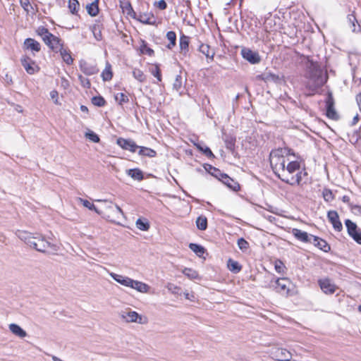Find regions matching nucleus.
<instances>
[{
    "instance_id": "e433bc0d",
    "label": "nucleus",
    "mask_w": 361,
    "mask_h": 361,
    "mask_svg": "<svg viewBox=\"0 0 361 361\" xmlns=\"http://www.w3.org/2000/svg\"><path fill=\"white\" fill-rule=\"evenodd\" d=\"M189 247L199 257H201L204 253V248L195 243H190Z\"/></svg>"
},
{
    "instance_id": "3c124183",
    "label": "nucleus",
    "mask_w": 361,
    "mask_h": 361,
    "mask_svg": "<svg viewBox=\"0 0 361 361\" xmlns=\"http://www.w3.org/2000/svg\"><path fill=\"white\" fill-rule=\"evenodd\" d=\"M237 243L240 250L243 251L247 250L249 247L248 243L243 238H239Z\"/></svg>"
},
{
    "instance_id": "de8ad7c7",
    "label": "nucleus",
    "mask_w": 361,
    "mask_h": 361,
    "mask_svg": "<svg viewBox=\"0 0 361 361\" xmlns=\"http://www.w3.org/2000/svg\"><path fill=\"white\" fill-rule=\"evenodd\" d=\"M85 137L92 141L93 142H99V137L98 135L94 133L93 131L89 130L85 133Z\"/></svg>"
},
{
    "instance_id": "a18cd8bd",
    "label": "nucleus",
    "mask_w": 361,
    "mask_h": 361,
    "mask_svg": "<svg viewBox=\"0 0 361 361\" xmlns=\"http://www.w3.org/2000/svg\"><path fill=\"white\" fill-rule=\"evenodd\" d=\"M68 8L73 14H75L79 8V2L78 0H69Z\"/></svg>"
},
{
    "instance_id": "8fccbe9b",
    "label": "nucleus",
    "mask_w": 361,
    "mask_h": 361,
    "mask_svg": "<svg viewBox=\"0 0 361 361\" xmlns=\"http://www.w3.org/2000/svg\"><path fill=\"white\" fill-rule=\"evenodd\" d=\"M78 80L82 87H84L85 88L90 87L91 83L88 78L82 76V75H78Z\"/></svg>"
},
{
    "instance_id": "c9c22d12",
    "label": "nucleus",
    "mask_w": 361,
    "mask_h": 361,
    "mask_svg": "<svg viewBox=\"0 0 361 361\" xmlns=\"http://www.w3.org/2000/svg\"><path fill=\"white\" fill-rule=\"evenodd\" d=\"M345 224L349 235H353V233H355L358 230L357 225L350 219L345 220Z\"/></svg>"
},
{
    "instance_id": "0e129e2a",
    "label": "nucleus",
    "mask_w": 361,
    "mask_h": 361,
    "mask_svg": "<svg viewBox=\"0 0 361 361\" xmlns=\"http://www.w3.org/2000/svg\"><path fill=\"white\" fill-rule=\"evenodd\" d=\"M358 120H359L358 114H356V115L354 116L353 119V121H352V126L355 125V124L357 123Z\"/></svg>"
},
{
    "instance_id": "58836bf2",
    "label": "nucleus",
    "mask_w": 361,
    "mask_h": 361,
    "mask_svg": "<svg viewBox=\"0 0 361 361\" xmlns=\"http://www.w3.org/2000/svg\"><path fill=\"white\" fill-rule=\"evenodd\" d=\"M78 202H80L84 207L88 208L90 210H94L97 214H101V212L96 208L93 203L90 202L87 200H83L82 198H78Z\"/></svg>"
},
{
    "instance_id": "cd10ccee",
    "label": "nucleus",
    "mask_w": 361,
    "mask_h": 361,
    "mask_svg": "<svg viewBox=\"0 0 361 361\" xmlns=\"http://www.w3.org/2000/svg\"><path fill=\"white\" fill-rule=\"evenodd\" d=\"M140 150L138 152V154L141 156H145L148 157H154L157 154V152L150 148L146 147H140Z\"/></svg>"
},
{
    "instance_id": "5fc2aeb1",
    "label": "nucleus",
    "mask_w": 361,
    "mask_h": 361,
    "mask_svg": "<svg viewBox=\"0 0 361 361\" xmlns=\"http://www.w3.org/2000/svg\"><path fill=\"white\" fill-rule=\"evenodd\" d=\"M323 197L326 202H330L334 200V195L332 192L329 189H325L323 191Z\"/></svg>"
},
{
    "instance_id": "f257e3e1",
    "label": "nucleus",
    "mask_w": 361,
    "mask_h": 361,
    "mask_svg": "<svg viewBox=\"0 0 361 361\" xmlns=\"http://www.w3.org/2000/svg\"><path fill=\"white\" fill-rule=\"evenodd\" d=\"M290 150L278 148L271 152L269 161L274 173L283 182L291 185H299L307 172L301 170L300 164L290 159Z\"/></svg>"
},
{
    "instance_id": "f03ea898",
    "label": "nucleus",
    "mask_w": 361,
    "mask_h": 361,
    "mask_svg": "<svg viewBox=\"0 0 361 361\" xmlns=\"http://www.w3.org/2000/svg\"><path fill=\"white\" fill-rule=\"evenodd\" d=\"M305 77L307 80L306 87L312 94L322 87L327 80V75L324 74L319 64L310 59H308L306 64Z\"/></svg>"
},
{
    "instance_id": "412c9836",
    "label": "nucleus",
    "mask_w": 361,
    "mask_h": 361,
    "mask_svg": "<svg viewBox=\"0 0 361 361\" xmlns=\"http://www.w3.org/2000/svg\"><path fill=\"white\" fill-rule=\"evenodd\" d=\"M130 288H133V289L137 290L138 292L142 293H146L149 290V286L147 284H146L142 281H135L133 279L132 281L131 286Z\"/></svg>"
},
{
    "instance_id": "a19ab883",
    "label": "nucleus",
    "mask_w": 361,
    "mask_h": 361,
    "mask_svg": "<svg viewBox=\"0 0 361 361\" xmlns=\"http://www.w3.org/2000/svg\"><path fill=\"white\" fill-rule=\"evenodd\" d=\"M197 148L203 152V154L209 157V158H213L214 157V154L212 153V152L211 151V149L207 147V146H202L200 144H195Z\"/></svg>"
},
{
    "instance_id": "6e6552de",
    "label": "nucleus",
    "mask_w": 361,
    "mask_h": 361,
    "mask_svg": "<svg viewBox=\"0 0 361 361\" xmlns=\"http://www.w3.org/2000/svg\"><path fill=\"white\" fill-rule=\"evenodd\" d=\"M80 71L86 75H92L99 72L97 65L93 63L81 60L79 63Z\"/></svg>"
},
{
    "instance_id": "864d4df0",
    "label": "nucleus",
    "mask_w": 361,
    "mask_h": 361,
    "mask_svg": "<svg viewBox=\"0 0 361 361\" xmlns=\"http://www.w3.org/2000/svg\"><path fill=\"white\" fill-rule=\"evenodd\" d=\"M210 171H209L212 176L216 177L220 180L221 175H224V173H222L221 171L215 167H213L212 166H209Z\"/></svg>"
},
{
    "instance_id": "052dcab7",
    "label": "nucleus",
    "mask_w": 361,
    "mask_h": 361,
    "mask_svg": "<svg viewBox=\"0 0 361 361\" xmlns=\"http://www.w3.org/2000/svg\"><path fill=\"white\" fill-rule=\"evenodd\" d=\"M50 97H51V99H55L54 102L56 104H58V100H57L58 92L56 90H53L50 92Z\"/></svg>"
},
{
    "instance_id": "c85d7f7f",
    "label": "nucleus",
    "mask_w": 361,
    "mask_h": 361,
    "mask_svg": "<svg viewBox=\"0 0 361 361\" xmlns=\"http://www.w3.org/2000/svg\"><path fill=\"white\" fill-rule=\"evenodd\" d=\"M59 51L60 52V54L65 63H66L68 65L73 63V59L68 50L63 47L60 49Z\"/></svg>"
},
{
    "instance_id": "c03bdc74",
    "label": "nucleus",
    "mask_w": 361,
    "mask_h": 361,
    "mask_svg": "<svg viewBox=\"0 0 361 361\" xmlns=\"http://www.w3.org/2000/svg\"><path fill=\"white\" fill-rule=\"evenodd\" d=\"M115 99L120 105H122L124 103H127L129 100L128 96L122 92L116 94Z\"/></svg>"
},
{
    "instance_id": "9d476101",
    "label": "nucleus",
    "mask_w": 361,
    "mask_h": 361,
    "mask_svg": "<svg viewBox=\"0 0 361 361\" xmlns=\"http://www.w3.org/2000/svg\"><path fill=\"white\" fill-rule=\"evenodd\" d=\"M21 64L28 74L32 75L39 71V66L29 57L22 59Z\"/></svg>"
},
{
    "instance_id": "774afa93",
    "label": "nucleus",
    "mask_w": 361,
    "mask_h": 361,
    "mask_svg": "<svg viewBox=\"0 0 361 361\" xmlns=\"http://www.w3.org/2000/svg\"><path fill=\"white\" fill-rule=\"evenodd\" d=\"M153 52H154V51H153V50H152V49H148V53H149V54H152Z\"/></svg>"
},
{
    "instance_id": "393cba45",
    "label": "nucleus",
    "mask_w": 361,
    "mask_h": 361,
    "mask_svg": "<svg viewBox=\"0 0 361 361\" xmlns=\"http://www.w3.org/2000/svg\"><path fill=\"white\" fill-rule=\"evenodd\" d=\"M199 51L202 54L205 55L207 56V58L210 59L212 60L213 59L214 52L213 51H211L210 47L208 44H202L199 47Z\"/></svg>"
},
{
    "instance_id": "13d9d810",
    "label": "nucleus",
    "mask_w": 361,
    "mask_h": 361,
    "mask_svg": "<svg viewBox=\"0 0 361 361\" xmlns=\"http://www.w3.org/2000/svg\"><path fill=\"white\" fill-rule=\"evenodd\" d=\"M155 5H157V6L161 10H164L167 7V4L164 0H160L158 2H156Z\"/></svg>"
},
{
    "instance_id": "a878e982",
    "label": "nucleus",
    "mask_w": 361,
    "mask_h": 361,
    "mask_svg": "<svg viewBox=\"0 0 361 361\" xmlns=\"http://www.w3.org/2000/svg\"><path fill=\"white\" fill-rule=\"evenodd\" d=\"M86 8L90 16H96L99 13L97 0H94L92 3L88 4Z\"/></svg>"
},
{
    "instance_id": "bb28decb",
    "label": "nucleus",
    "mask_w": 361,
    "mask_h": 361,
    "mask_svg": "<svg viewBox=\"0 0 361 361\" xmlns=\"http://www.w3.org/2000/svg\"><path fill=\"white\" fill-rule=\"evenodd\" d=\"M101 76L104 81H109L111 80L113 73L111 71V66L109 63H106V67L102 71Z\"/></svg>"
},
{
    "instance_id": "c756f323",
    "label": "nucleus",
    "mask_w": 361,
    "mask_h": 361,
    "mask_svg": "<svg viewBox=\"0 0 361 361\" xmlns=\"http://www.w3.org/2000/svg\"><path fill=\"white\" fill-rule=\"evenodd\" d=\"M227 266L228 269L233 273H238L241 270V266L239 263L231 259L228 260Z\"/></svg>"
},
{
    "instance_id": "49530a36",
    "label": "nucleus",
    "mask_w": 361,
    "mask_h": 361,
    "mask_svg": "<svg viewBox=\"0 0 361 361\" xmlns=\"http://www.w3.org/2000/svg\"><path fill=\"white\" fill-rule=\"evenodd\" d=\"M92 104L97 106H104L105 105V100L102 97H94L92 99Z\"/></svg>"
},
{
    "instance_id": "4d7b16f0",
    "label": "nucleus",
    "mask_w": 361,
    "mask_h": 361,
    "mask_svg": "<svg viewBox=\"0 0 361 361\" xmlns=\"http://www.w3.org/2000/svg\"><path fill=\"white\" fill-rule=\"evenodd\" d=\"M355 241L357 243L361 244V232L357 230L355 233L350 235Z\"/></svg>"
},
{
    "instance_id": "603ef678",
    "label": "nucleus",
    "mask_w": 361,
    "mask_h": 361,
    "mask_svg": "<svg viewBox=\"0 0 361 361\" xmlns=\"http://www.w3.org/2000/svg\"><path fill=\"white\" fill-rule=\"evenodd\" d=\"M173 89L178 91L182 87V76L180 75H178L176 77L175 81L173 84Z\"/></svg>"
},
{
    "instance_id": "6e6d98bb",
    "label": "nucleus",
    "mask_w": 361,
    "mask_h": 361,
    "mask_svg": "<svg viewBox=\"0 0 361 361\" xmlns=\"http://www.w3.org/2000/svg\"><path fill=\"white\" fill-rule=\"evenodd\" d=\"M167 289L173 294H178L180 288L173 283H168L166 286Z\"/></svg>"
},
{
    "instance_id": "09e8293b",
    "label": "nucleus",
    "mask_w": 361,
    "mask_h": 361,
    "mask_svg": "<svg viewBox=\"0 0 361 361\" xmlns=\"http://www.w3.org/2000/svg\"><path fill=\"white\" fill-rule=\"evenodd\" d=\"M151 73L157 78L158 81L161 80V70L157 65H155L151 69Z\"/></svg>"
},
{
    "instance_id": "a211bd4d",
    "label": "nucleus",
    "mask_w": 361,
    "mask_h": 361,
    "mask_svg": "<svg viewBox=\"0 0 361 361\" xmlns=\"http://www.w3.org/2000/svg\"><path fill=\"white\" fill-rule=\"evenodd\" d=\"M110 276L112 279H114L116 282L118 283L126 286V287H130L132 284L133 279L125 276H122L120 274H117L115 273H110Z\"/></svg>"
},
{
    "instance_id": "4c0bfd02",
    "label": "nucleus",
    "mask_w": 361,
    "mask_h": 361,
    "mask_svg": "<svg viewBox=\"0 0 361 361\" xmlns=\"http://www.w3.org/2000/svg\"><path fill=\"white\" fill-rule=\"evenodd\" d=\"M262 80H264L267 82H279L280 80V78L277 75L269 73H267V74H264L262 75Z\"/></svg>"
},
{
    "instance_id": "9b49d317",
    "label": "nucleus",
    "mask_w": 361,
    "mask_h": 361,
    "mask_svg": "<svg viewBox=\"0 0 361 361\" xmlns=\"http://www.w3.org/2000/svg\"><path fill=\"white\" fill-rule=\"evenodd\" d=\"M117 145L123 149L129 150L132 152H135L139 146L132 140H127L122 137H119L116 140Z\"/></svg>"
},
{
    "instance_id": "e2e57ef3",
    "label": "nucleus",
    "mask_w": 361,
    "mask_h": 361,
    "mask_svg": "<svg viewBox=\"0 0 361 361\" xmlns=\"http://www.w3.org/2000/svg\"><path fill=\"white\" fill-rule=\"evenodd\" d=\"M356 101H357V106L360 109V111H361V93H360L359 94L357 95Z\"/></svg>"
},
{
    "instance_id": "2eb2a0df",
    "label": "nucleus",
    "mask_w": 361,
    "mask_h": 361,
    "mask_svg": "<svg viewBox=\"0 0 361 361\" xmlns=\"http://www.w3.org/2000/svg\"><path fill=\"white\" fill-rule=\"evenodd\" d=\"M312 243L316 247L323 250L324 252H329L331 249L330 245L326 243V240L313 235H311Z\"/></svg>"
},
{
    "instance_id": "dca6fc26",
    "label": "nucleus",
    "mask_w": 361,
    "mask_h": 361,
    "mask_svg": "<svg viewBox=\"0 0 361 361\" xmlns=\"http://www.w3.org/2000/svg\"><path fill=\"white\" fill-rule=\"evenodd\" d=\"M293 235L299 240L304 243H312L311 235L307 232L302 231L298 228H293L292 230Z\"/></svg>"
},
{
    "instance_id": "473e14b6",
    "label": "nucleus",
    "mask_w": 361,
    "mask_h": 361,
    "mask_svg": "<svg viewBox=\"0 0 361 361\" xmlns=\"http://www.w3.org/2000/svg\"><path fill=\"white\" fill-rule=\"evenodd\" d=\"M166 38L170 42L167 45V48L171 49L176 45V34L173 31H169L166 33Z\"/></svg>"
},
{
    "instance_id": "69168bd1",
    "label": "nucleus",
    "mask_w": 361,
    "mask_h": 361,
    "mask_svg": "<svg viewBox=\"0 0 361 361\" xmlns=\"http://www.w3.org/2000/svg\"><path fill=\"white\" fill-rule=\"evenodd\" d=\"M80 109H81L82 111H84V112L88 111L87 108L85 106H83V105H82L80 106Z\"/></svg>"
},
{
    "instance_id": "37998d69",
    "label": "nucleus",
    "mask_w": 361,
    "mask_h": 361,
    "mask_svg": "<svg viewBox=\"0 0 361 361\" xmlns=\"http://www.w3.org/2000/svg\"><path fill=\"white\" fill-rule=\"evenodd\" d=\"M133 77L140 82H144L145 80V75L143 72L137 68H135L133 71Z\"/></svg>"
},
{
    "instance_id": "0eeeda50",
    "label": "nucleus",
    "mask_w": 361,
    "mask_h": 361,
    "mask_svg": "<svg viewBox=\"0 0 361 361\" xmlns=\"http://www.w3.org/2000/svg\"><path fill=\"white\" fill-rule=\"evenodd\" d=\"M241 55L243 59L252 64L258 63L261 61V57L258 52L252 51L249 48H243L241 49Z\"/></svg>"
},
{
    "instance_id": "1a4fd4ad",
    "label": "nucleus",
    "mask_w": 361,
    "mask_h": 361,
    "mask_svg": "<svg viewBox=\"0 0 361 361\" xmlns=\"http://www.w3.org/2000/svg\"><path fill=\"white\" fill-rule=\"evenodd\" d=\"M326 106L327 117L333 120H337L338 118V115L334 109V99L331 92L328 94Z\"/></svg>"
},
{
    "instance_id": "ea45409f",
    "label": "nucleus",
    "mask_w": 361,
    "mask_h": 361,
    "mask_svg": "<svg viewBox=\"0 0 361 361\" xmlns=\"http://www.w3.org/2000/svg\"><path fill=\"white\" fill-rule=\"evenodd\" d=\"M188 45H189V40L188 37L187 36L183 35L180 38V48L181 49V51H184L185 54L186 51L188 50Z\"/></svg>"
},
{
    "instance_id": "5701e85b",
    "label": "nucleus",
    "mask_w": 361,
    "mask_h": 361,
    "mask_svg": "<svg viewBox=\"0 0 361 361\" xmlns=\"http://www.w3.org/2000/svg\"><path fill=\"white\" fill-rule=\"evenodd\" d=\"M128 176L137 180H142L143 179V173L139 169H128L126 171Z\"/></svg>"
},
{
    "instance_id": "f8f14e48",
    "label": "nucleus",
    "mask_w": 361,
    "mask_h": 361,
    "mask_svg": "<svg viewBox=\"0 0 361 361\" xmlns=\"http://www.w3.org/2000/svg\"><path fill=\"white\" fill-rule=\"evenodd\" d=\"M319 285L322 291L326 294H333L337 289L336 286L331 283L329 279L319 280Z\"/></svg>"
},
{
    "instance_id": "f3484780",
    "label": "nucleus",
    "mask_w": 361,
    "mask_h": 361,
    "mask_svg": "<svg viewBox=\"0 0 361 361\" xmlns=\"http://www.w3.org/2000/svg\"><path fill=\"white\" fill-rule=\"evenodd\" d=\"M24 48L32 52H39L41 49L40 44L32 38H27L24 41Z\"/></svg>"
},
{
    "instance_id": "ddd939ff",
    "label": "nucleus",
    "mask_w": 361,
    "mask_h": 361,
    "mask_svg": "<svg viewBox=\"0 0 361 361\" xmlns=\"http://www.w3.org/2000/svg\"><path fill=\"white\" fill-rule=\"evenodd\" d=\"M44 43L55 52H58L60 49L63 48L61 40L52 34L49 35V37L44 42Z\"/></svg>"
},
{
    "instance_id": "338daca9",
    "label": "nucleus",
    "mask_w": 361,
    "mask_h": 361,
    "mask_svg": "<svg viewBox=\"0 0 361 361\" xmlns=\"http://www.w3.org/2000/svg\"><path fill=\"white\" fill-rule=\"evenodd\" d=\"M349 199H350V198H349V197H348V196H343V201L344 202H348L349 201Z\"/></svg>"
},
{
    "instance_id": "4468645a",
    "label": "nucleus",
    "mask_w": 361,
    "mask_h": 361,
    "mask_svg": "<svg viewBox=\"0 0 361 361\" xmlns=\"http://www.w3.org/2000/svg\"><path fill=\"white\" fill-rule=\"evenodd\" d=\"M327 217L336 231H341L343 229V226L339 220V216L337 212L334 210L329 211Z\"/></svg>"
},
{
    "instance_id": "7ed1b4c3",
    "label": "nucleus",
    "mask_w": 361,
    "mask_h": 361,
    "mask_svg": "<svg viewBox=\"0 0 361 361\" xmlns=\"http://www.w3.org/2000/svg\"><path fill=\"white\" fill-rule=\"evenodd\" d=\"M16 235L27 245L39 252H56L59 250L56 245L49 243L39 234H33L25 231L18 230Z\"/></svg>"
},
{
    "instance_id": "2f4dec72",
    "label": "nucleus",
    "mask_w": 361,
    "mask_h": 361,
    "mask_svg": "<svg viewBox=\"0 0 361 361\" xmlns=\"http://www.w3.org/2000/svg\"><path fill=\"white\" fill-rule=\"evenodd\" d=\"M196 225L198 229L204 231L207 228V219L204 216H199L196 220Z\"/></svg>"
},
{
    "instance_id": "79ce46f5",
    "label": "nucleus",
    "mask_w": 361,
    "mask_h": 361,
    "mask_svg": "<svg viewBox=\"0 0 361 361\" xmlns=\"http://www.w3.org/2000/svg\"><path fill=\"white\" fill-rule=\"evenodd\" d=\"M136 226L138 229L141 231H146L149 228V224L147 220H142L141 219H138L136 221Z\"/></svg>"
},
{
    "instance_id": "aec40b11",
    "label": "nucleus",
    "mask_w": 361,
    "mask_h": 361,
    "mask_svg": "<svg viewBox=\"0 0 361 361\" xmlns=\"http://www.w3.org/2000/svg\"><path fill=\"white\" fill-rule=\"evenodd\" d=\"M97 202H109V205L106 207L107 209H112L113 216L117 219H120L121 216H123L124 214L121 207L117 204H113L111 202H109L106 200H97Z\"/></svg>"
},
{
    "instance_id": "bf43d9fd",
    "label": "nucleus",
    "mask_w": 361,
    "mask_h": 361,
    "mask_svg": "<svg viewBox=\"0 0 361 361\" xmlns=\"http://www.w3.org/2000/svg\"><path fill=\"white\" fill-rule=\"evenodd\" d=\"M22 7L27 11H28V7L30 6L29 0H20Z\"/></svg>"
},
{
    "instance_id": "b1692460",
    "label": "nucleus",
    "mask_w": 361,
    "mask_h": 361,
    "mask_svg": "<svg viewBox=\"0 0 361 361\" xmlns=\"http://www.w3.org/2000/svg\"><path fill=\"white\" fill-rule=\"evenodd\" d=\"M348 22L350 25V28L352 29L353 32H360L361 27L360 25H357V28L356 26V23H357V20L353 13L349 14L347 17Z\"/></svg>"
},
{
    "instance_id": "4be33fe9",
    "label": "nucleus",
    "mask_w": 361,
    "mask_h": 361,
    "mask_svg": "<svg viewBox=\"0 0 361 361\" xmlns=\"http://www.w3.org/2000/svg\"><path fill=\"white\" fill-rule=\"evenodd\" d=\"M9 330L16 336L20 338H25L27 333L19 325L16 324H11L9 325Z\"/></svg>"
},
{
    "instance_id": "423d86ee",
    "label": "nucleus",
    "mask_w": 361,
    "mask_h": 361,
    "mask_svg": "<svg viewBox=\"0 0 361 361\" xmlns=\"http://www.w3.org/2000/svg\"><path fill=\"white\" fill-rule=\"evenodd\" d=\"M271 356L278 361H289L292 357L291 353L286 348H276L271 350Z\"/></svg>"
},
{
    "instance_id": "20e7f679",
    "label": "nucleus",
    "mask_w": 361,
    "mask_h": 361,
    "mask_svg": "<svg viewBox=\"0 0 361 361\" xmlns=\"http://www.w3.org/2000/svg\"><path fill=\"white\" fill-rule=\"evenodd\" d=\"M121 317L127 322H135L140 324L147 323V319L135 311L123 312Z\"/></svg>"
},
{
    "instance_id": "7c9ffc66",
    "label": "nucleus",
    "mask_w": 361,
    "mask_h": 361,
    "mask_svg": "<svg viewBox=\"0 0 361 361\" xmlns=\"http://www.w3.org/2000/svg\"><path fill=\"white\" fill-rule=\"evenodd\" d=\"M138 20L144 24L153 25L154 23V16L150 14H140Z\"/></svg>"
},
{
    "instance_id": "680f3d73",
    "label": "nucleus",
    "mask_w": 361,
    "mask_h": 361,
    "mask_svg": "<svg viewBox=\"0 0 361 361\" xmlns=\"http://www.w3.org/2000/svg\"><path fill=\"white\" fill-rule=\"evenodd\" d=\"M275 269L278 273H281L283 269V263L280 262L279 264H276L275 265Z\"/></svg>"
},
{
    "instance_id": "f704fd0d",
    "label": "nucleus",
    "mask_w": 361,
    "mask_h": 361,
    "mask_svg": "<svg viewBox=\"0 0 361 361\" xmlns=\"http://www.w3.org/2000/svg\"><path fill=\"white\" fill-rule=\"evenodd\" d=\"M182 273L190 279H196L199 278L197 271L190 268H185L182 270Z\"/></svg>"
},
{
    "instance_id": "6ab92c4d",
    "label": "nucleus",
    "mask_w": 361,
    "mask_h": 361,
    "mask_svg": "<svg viewBox=\"0 0 361 361\" xmlns=\"http://www.w3.org/2000/svg\"><path fill=\"white\" fill-rule=\"evenodd\" d=\"M220 180L234 191H237L240 188L239 184L226 173L221 175Z\"/></svg>"
},
{
    "instance_id": "39448f33",
    "label": "nucleus",
    "mask_w": 361,
    "mask_h": 361,
    "mask_svg": "<svg viewBox=\"0 0 361 361\" xmlns=\"http://www.w3.org/2000/svg\"><path fill=\"white\" fill-rule=\"evenodd\" d=\"M277 292L283 295H288L291 286V282L287 278L278 279L273 285Z\"/></svg>"
},
{
    "instance_id": "72a5a7b5",
    "label": "nucleus",
    "mask_w": 361,
    "mask_h": 361,
    "mask_svg": "<svg viewBox=\"0 0 361 361\" xmlns=\"http://www.w3.org/2000/svg\"><path fill=\"white\" fill-rule=\"evenodd\" d=\"M36 32H37V35H39L42 38L44 42L47 40V39L49 37V35H51V33L49 32L48 29H47L46 27H44L43 26H39L37 29Z\"/></svg>"
}]
</instances>
